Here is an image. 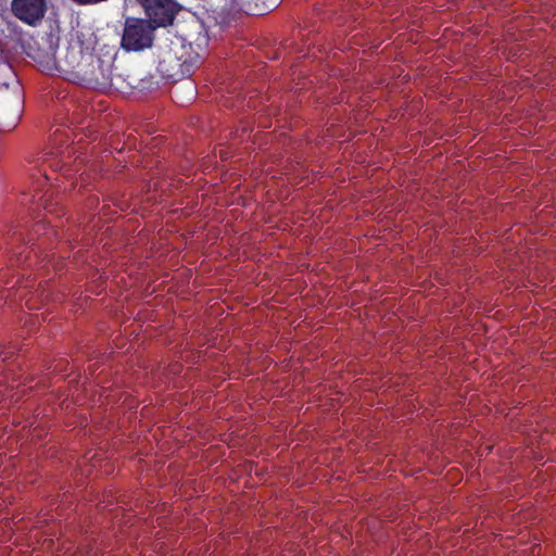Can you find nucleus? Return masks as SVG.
Listing matches in <instances>:
<instances>
[{
  "label": "nucleus",
  "instance_id": "1",
  "mask_svg": "<svg viewBox=\"0 0 556 556\" xmlns=\"http://www.w3.org/2000/svg\"><path fill=\"white\" fill-rule=\"evenodd\" d=\"M154 30L151 22L143 18L127 17L121 40L126 51H141L153 46Z\"/></svg>",
  "mask_w": 556,
  "mask_h": 556
},
{
  "label": "nucleus",
  "instance_id": "2",
  "mask_svg": "<svg viewBox=\"0 0 556 556\" xmlns=\"http://www.w3.org/2000/svg\"><path fill=\"white\" fill-rule=\"evenodd\" d=\"M146 11L147 21L153 27H166L173 24L181 7L174 0H136Z\"/></svg>",
  "mask_w": 556,
  "mask_h": 556
},
{
  "label": "nucleus",
  "instance_id": "3",
  "mask_svg": "<svg viewBox=\"0 0 556 556\" xmlns=\"http://www.w3.org/2000/svg\"><path fill=\"white\" fill-rule=\"evenodd\" d=\"M11 11L22 22L36 25L43 18L47 4L46 0H13Z\"/></svg>",
  "mask_w": 556,
  "mask_h": 556
},
{
  "label": "nucleus",
  "instance_id": "7",
  "mask_svg": "<svg viewBox=\"0 0 556 556\" xmlns=\"http://www.w3.org/2000/svg\"><path fill=\"white\" fill-rule=\"evenodd\" d=\"M11 354H13V350L11 348L7 351V348L0 346V357L3 362L7 361Z\"/></svg>",
  "mask_w": 556,
  "mask_h": 556
},
{
  "label": "nucleus",
  "instance_id": "6",
  "mask_svg": "<svg viewBox=\"0 0 556 556\" xmlns=\"http://www.w3.org/2000/svg\"><path fill=\"white\" fill-rule=\"evenodd\" d=\"M90 83H93L97 87L105 88L109 86H112V81L110 78L105 77L104 75L98 76L94 73H92V77L89 79Z\"/></svg>",
  "mask_w": 556,
  "mask_h": 556
},
{
  "label": "nucleus",
  "instance_id": "8",
  "mask_svg": "<svg viewBox=\"0 0 556 556\" xmlns=\"http://www.w3.org/2000/svg\"><path fill=\"white\" fill-rule=\"evenodd\" d=\"M5 285L9 286V288H13L15 285H11V282L8 280L5 281Z\"/></svg>",
  "mask_w": 556,
  "mask_h": 556
},
{
  "label": "nucleus",
  "instance_id": "5",
  "mask_svg": "<svg viewBox=\"0 0 556 556\" xmlns=\"http://www.w3.org/2000/svg\"><path fill=\"white\" fill-rule=\"evenodd\" d=\"M23 240L22 232L13 231L12 233H8L7 236V250L9 253H11L13 256L17 257V262H20L22 254L26 251V248L24 247L22 251H18L22 247H17L15 250L14 244L16 242H20Z\"/></svg>",
  "mask_w": 556,
  "mask_h": 556
},
{
  "label": "nucleus",
  "instance_id": "4",
  "mask_svg": "<svg viewBox=\"0 0 556 556\" xmlns=\"http://www.w3.org/2000/svg\"><path fill=\"white\" fill-rule=\"evenodd\" d=\"M60 154L61 152L59 151H47L39 154L34 160L35 167L46 181L59 180V177L55 176V173L59 169L64 170V176L68 175L71 169L64 165Z\"/></svg>",
  "mask_w": 556,
  "mask_h": 556
}]
</instances>
